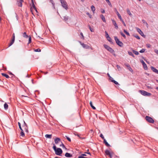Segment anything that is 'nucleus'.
Returning <instances> with one entry per match:
<instances>
[{
	"label": "nucleus",
	"mask_w": 158,
	"mask_h": 158,
	"mask_svg": "<svg viewBox=\"0 0 158 158\" xmlns=\"http://www.w3.org/2000/svg\"><path fill=\"white\" fill-rule=\"evenodd\" d=\"M127 35L130 36V34L126 30H124L123 31Z\"/></svg>",
	"instance_id": "obj_37"
},
{
	"label": "nucleus",
	"mask_w": 158,
	"mask_h": 158,
	"mask_svg": "<svg viewBox=\"0 0 158 158\" xmlns=\"http://www.w3.org/2000/svg\"><path fill=\"white\" fill-rule=\"evenodd\" d=\"M142 22H143V23H144L146 25V27L148 28V23H147L143 19V20H142Z\"/></svg>",
	"instance_id": "obj_25"
},
{
	"label": "nucleus",
	"mask_w": 158,
	"mask_h": 158,
	"mask_svg": "<svg viewBox=\"0 0 158 158\" xmlns=\"http://www.w3.org/2000/svg\"><path fill=\"white\" fill-rule=\"evenodd\" d=\"M50 2L52 3V5L53 6V8H55V3L54 2L53 0H50Z\"/></svg>",
	"instance_id": "obj_35"
},
{
	"label": "nucleus",
	"mask_w": 158,
	"mask_h": 158,
	"mask_svg": "<svg viewBox=\"0 0 158 158\" xmlns=\"http://www.w3.org/2000/svg\"><path fill=\"white\" fill-rule=\"evenodd\" d=\"M90 105L91 107L92 108V109L94 110H95L96 108L93 106L92 102L91 101H90Z\"/></svg>",
	"instance_id": "obj_26"
},
{
	"label": "nucleus",
	"mask_w": 158,
	"mask_h": 158,
	"mask_svg": "<svg viewBox=\"0 0 158 158\" xmlns=\"http://www.w3.org/2000/svg\"><path fill=\"white\" fill-rule=\"evenodd\" d=\"M19 127L20 129L21 130V131H23V130L21 127V126H20Z\"/></svg>",
	"instance_id": "obj_63"
},
{
	"label": "nucleus",
	"mask_w": 158,
	"mask_h": 158,
	"mask_svg": "<svg viewBox=\"0 0 158 158\" xmlns=\"http://www.w3.org/2000/svg\"><path fill=\"white\" fill-rule=\"evenodd\" d=\"M127 12V14L130 16H132V15L131 14L129 9L128 8H127L126 10Z\"/></svg>",
	"instance_id": "obj_20"
},
{
	"label": "nucleus",
	"mask_w": 158,
	"mask_h": 158,
	"mask_svg": "<svg viewBox=\"0 0 158 158\" xmlns=\"http://www.w3.org/2000/svg\"><path fill=\"white\" fill-rule=\"evenodd\" d=\"M146 46L148 48H150L151 47V45L150 44H147Z\"/></svg>",
	"instance_id": "obj_52"
},
{
	"label": "nucleus",
	"mask_w": 158,
	"mask_h": 158,
	"mask_svg": "<svg viewBox=\"0 0 158 158\" xmlns=\"http://www.w3.org/2000/svg\"><path fill=\"white\" fill-rule=\"evenodd\" d=\"M100 136L103 140L104 139H105L103 135L102 134H101L100 135Z\"/></svg>",
	"instance_id": "obj_51"
},
{
	"label": "nucleus",
	"mask_w": 158,
	"mask_h": 158,
	"mask_svg": "<svg viewBox=\"0 0 158 158\" xmlns=\"http://www.w3.org/2000/svg\"><path fill=\"white\" fill-rule=\"evenodd\" d=\"M32 2V6L34 9H36V7L35 6V5L34 4V3L33 1V0H31Z\"/></svg>",
	"instance_id": "obj_38"
},
{
	"label": "nucleus",
	"mask_w": 158,
	"mask_h": 158,
	"mask_svg": "<svg viewBox=\"0 0 158 158\" xmlns=\"http://www.w3.org/2000/svg\"><path fill=\"white\" fill-rule=\"evenodd\" d=\"M15 34L13 33V36H12V39L14 40H15Z\"/></svg>",
	"instance_id": "obj_60"
},
{
	"label": "nucleus",
	"mask_w": 158,
	"mask_h": 158,
	"mask_svg": "<svg viewBox=\"0 0 158 158\" xmlns=\"http://www.w3.org/2000/svg\"><path fill=\"white\" fill-rule=\"evenodd\" d=\"M145 51V49L143 48L139 51V52L141 53H142L144 52Z\"/></svg>",
	"instance_id": "obj_43"
},
{
	"label": "nucleus",
	"mask_w": 158,
	"mask_h": 158,
	"mask_svg": "<svg viewBox=\"0 0 158 158\" xmlns=\"http://www.w3.org/2000/svg\"><path fill=\"white\" fill-rule=\"evenodd\" d=\"M53 148L55 152V154L57 155L60 156L63 152L62 150L60 148H56L54 144H53Z\"/></svg>",
	"instance_id": "obj_1"
},
{
	"label": "nucleus",
	"mask_w": 158,
	"mask_h": 158,
	"mask_svg": "<svg viewBox=\"0 0 158 158\" xmlns=\"http://www.w3.org/2000/svg\"><path fill=\"white\" fill-rule=\"evenodd\" d=\"M128 69L129 70V71H130L131 72L133 73V70L131 68V67H129V68H128Z\"/></svg>",
	"instance_id": "obj_41"
},
{
	"label": "nucleus",
	"mask_w": 158,
	"mask_h": 158,
	"mask_svg": "<svg viewBox=\"0 0 158 158\" xmlns=\"http://www.w3.org/2000/svg\"><path fill=\"white\" fill-rule=\"evenodd\" d=\"M4 108L5 110H7L8 108V106L7 104L5 103L4 104Z\"/></svg>",
	"instance_id": "obj_29"
},
{
	"label": "nucleus",
	"mask_w": 158,
	"mask_h": 158,
	"mask_svg": "<svg viewBox=\"0 0 158 158\" xmlns=\"http://www.w3.org/2000/svg\"><path fill=\"white\" fill-rule=\"evenodd\" d=\"M15 40H14L13 39H12L11 41H10V43L9 44V45L8 47H10V46H11L14 43V42H15Z\"/></svg>",
	"instance_id": "obj_21"
},
{
	"label": "nucleus",
	"mask_w": 158,
	"mask_h": 158,
	"mask_svg": "<svg viewBox=\"0 0 158 158\" xmlns=\"http://www.w3.org/2000/svg\"><path fill=\"white\" fill-rule=\"evenodd\" d=\"M60 146H62L63 148H65L66 149L64 144L62 143L61 145H60Z\"/></svg>",
	"instance_id": "obj_53"
},
{
	"label": "nucleus",
	"mask_w": 158,
	"mask_h": 158,
	"mask_svg": "<svg viewBox=\"0 0 158 158\" xmlns=\"http://www.w3.org/2000/svg\"><path fill=\"white\" fill-rule=\"evenodd\" d=\"M23 123H24V124L23 125V127H25V126L27 127V126H28L27 124L25 122V121H24V120H23Z\"/></svg>",
	"instance_id": "obj_48"
},
{
	"label": "nucleus",
	"mask_w": 158,
	"mask_h": 158,
	"mask_svg": "<svg viewBox=\"0 0 158 158\" xmlns=\"http://www.w3.org/2000/svg\"><path fill=\"white\" fill-rule=\"evenodd\" d=\"M78 158H87V157H84L81 156H79Z\"/></svg>",
	"instance_id": "obj_59"
},
{
	"label": "nucleus",
	"mask_w": 158,
	"mask_h": 158,
	"mask_svg": "<svg viewBox=\"0 0 158 158\" xmlns=\"http://www.w3.org/2000/svg\"><path fill=\"white\" fill-rule=\"evenodd\" d=\"M120 34L122 36H123L124 38H125L126 37V35H125L122 32H120Z\"/></svg>",
	"instance_id": "obj_39"
},
{
	"label": "nucleus",
	"mask_w": 158,
	"mask_h": 158,
	"mask_svg": "<svg viewBox=\"0 0 158 158\" xmlns=\"http://www.w3.org/2000/svg\"><path fill=\"white\" fill-rule=\"evenodd\" d=\"M107 3H108V4L111 7H112V5L110 3V1H109V2H107Z\"/></svg>",
	"instance_id": "obj_54"
},
{
	"label": "nucleus",
	"mask_w": 158,
	"mask_h": 158,
	"mask_svg": "<svg viewBox=\"0 0 158 158\" xmlns=\"http://www.w3.org/2000/svg\"><path fill=\"white\" fill-rule=\"evenodd\" d=\"M74 134L75 135H77V136L79 137L80 138V136H79V134H77V133H74Z\"/></svg>",
	"instance_id": "obj_58"
},
{
	"label": "nucleus",
	"mask_w": 158,
	"mask_h": 158,
	"mask_svg": "<svg viewBox=\"0 0 158 158\" xmlns=\"http://www.w3.org/2000/svg\"><path fill=\"white\" fill-rule=\"evenodd\" d=\"M23 36L25 38H27L28 37V36L27 35L26 33V32H24L23 33Z\"/></svg>",
	"instance_id": "obj_24"
},
{
	"label": "nucleus",
	"mask_w": 158,
	"mask_h": 158,
	"mask_svg": "<svg viewBox=\"0 0 158 158\" xmlns=\"http://www.w3.org/2000/svg\"><path fill=\"white\" fill-rule=\"evenodd\" d=\"M69 19V16H65L64 17H63V20L65 22H66Z\"/></svg>",
	"instance_id": "obj_18"
},
{
	"label": "nucleus",
	"mask_w": 158,
	"mask_h": 158,
	"mask_svg": "<svg viewBox=\"0 0 158 158\" xmlns=\"http://www.w3.org/2000/svg\"><path fill=\"white\" fill-rule=\"evenodd\" d=\"M133 52L136 55H139V53L138 52L134 50H132Z\"/></svg>",
	"instance_id": "obj_31"
},
{
	"label": "nucleus",
	"mask_w": 158,
	"mask_h": 158,
	"mask_svg": "<svg viewBox=\"0 0 158 158\" xmlns=\"http://www.w3.org/2000/svg\"><path fill=\"white\" fill-rule=\"evenodd\" d=\"M105 153L106 155L109 156L110 158L112 157L111 153H110L109 150H106L105 151Z\"/></svg>",
	"instance_id": "obj_13"
},
{
	"label": "nucleus",
	"mask_w": 158,
	"mask_h": 158,
	"mask_svg": "<svg viewBox=\"0 0 158 158\" xmlns=\"http://www.w3.org/2000/svg\"><path fill=\"white\" fill-rule=\"evenodd\" d=\"M111 81L114 83L116 85H118V83L114 80H111Z\"/></svg>",
	"instance_id": "obj_32"
},
{
	"label": "nucleus",
	"mask_w": 158,
	"mask_h": 158,
	"mask_svg": "<svg viewBox=\"0 0 158 158\" xmlns=\"http://www.w3.org/2000/svg\"><path fill=\"white\" fill-rule=\"evenodd\" d=\"M65 156L67 157H71L72 156V154L68 152H66L65 154Z\"/></svg>",
	"instance_id": "obj_15"
},
{
	"label": "nucleus",
	"mask_w": 158,
	"mask_h": 158,
	"mask_svg": "<svg viewBox=\"0 0 158 158\" xmlns=\"http://www.w3.org/2000/svg\"><path fill=\"white\" fill-rule=\"evenodd\" d=\"M65 137H66V138L69 141V142H71V139L69 138L68 136H65Z\"/></svg>",
	"instance_id": "obj_49"
},
{
	"label": "nucleus",
	"mask_w": 158,
	"mask_h": 158,
	"mask_svg": "<svg viewBox=\"0 0 158 158\" xmlns=\"http://www.w3.org/2000/svg\"><path fill=\"white\" fill-rule=\"evenodd\" d=\"M114 40L116 44L120 47H123V44L118 39L116 36L114 37Z\"/></svg>",
	"instance_id": "obj_4"
},
{
	"label": "nucleus",
	"mask_w": 158,
	"mask_h": 158,
	"mask_svg": "<svg viewBox=\"0 0 158 158\" xmlns=\"http://www.w3.org/2000/svg\"><path fill=\"white\" fill-rule=\"evenodd\" d=\"M116 67L119 70H121V67L118 65H116Z\"/></svg>",
	"instance_id": "obj_46"
},
{
	"label": "nucleus",
	"mask_w": 158,
	"mask_h": 158,
	"mask_svg": "<svg viewBox=\"0 0 158 158\" xmlns=\"http://www.w3.org/2000/svg\"><path fill=\"white\" fill-rule=\"evenodd\" d=\"M24 127V130H25V131L26 132L28 133V126H27V127L25 126V127Z\"/></svg>",
	"instance_id": "obj_27"
},
{
	"label": "nucleus",
	"mask_w": 158,
	"mask_h": 158,
	"mask_svg": "<svg viewBox=\"0 0 158 158\" xmlns=\"http://www.w3.org/2000/svg\"><path fill=\"white\" fill-rule=\"evenodd\" d=\"M80 35H81V36H82V38H82V39H84V36H83V34L82 33V32H81V33H80Z\"/></svg>",
	"instance_id": "obj_62"
},
{
	"label": "nucleus",
	"mask_w": 158,
	"mask_h": 158,
	"mask_svg": "<svg viewBox=\"0 0 158 158\" xmlns=\"http://www.w3.org/2000/svg\"><path fill=\"white\" fill-rule=\"evenodd\" d=\"M62 6L66 10L68 9V5L66 2L64 0H60Z\"/></svg>",
	"instance_id": "obj_3"
},
{
	"label": "nucleus",
	"mask_w": 158,
	"mask_h": 158,
	"mask_svg": "<svg viewBox=\"0 0 158 158\" xmlns=\"http://www.w3.org/2000/svg\"><path fill=\"white\" fill-rule=\"evenodd\" d=\"M120 20L122 22V23H123V25L124 26H126L125 23L124 22V21L123 20V19H122Z\"/></svg>",
	"instance_id": "obj_50"
},
{
	"label": "nucleus",
	"mask_w": 158,
	"mask_h": 158,
	"mask_svg": "<svg viewBox=\"0 0 158 158\" xmlns=\"http://www.w3.org/2000/svg\"><path fill=\"white\" fill-rule=\"evenodd\" d=\"M88 26H89V29H90V31H91V32H94V30L90 26V25H89Z\"/></svg>",
	"instance_id": "obj_44"
},
{
	"label": "nucleus",
	"mask_w": 158,
	"mask_h": 158,
	"mask_svg": "<svg viewBox=\"0 0 158 158\" xmlns=\"http://www.w3.org/2000/svg\"><path fill=\"white\" fill-rule=\"evenodd\" d=\"M101 13H105V11L104 10L101 9Z\"/></svg>",
	"instance_id": "obj_55"
},
{
	"label": "nucleus",
	"mask_w": 158,
	"mask_h": 158,
	"mask_svg": "<svg viewBox=\"0 0 158 158\" xmlns=\"http://www.w3.org/2000/svg\"><path fill=\"white\" fill-rule=\"evenodd\" d=\"M91 8L92 11L94 13V12L95 10L94 6L92 5L91 6Z\"/></svg>",
	"instance_id": "obj_28"
},
{
	"label": "nucleus",
	"mask_w": 158,
	"mask_h": 158,
	"mask_svg": "<svg viewBox=\"0 0 158 158\" xmlns=\"http://www.w3.org/2000/svg\"><path fill=\"white\" fill-rule=\"evenodd\" d=\"M104 48L106 49L110 53L112 54L114 56H116V54L115 53L114 51L110 47L107 45L104 44L103 45Z\"/></svg>",
	"instance_id": "obj_2"
},
{
	"label": "nucleus",
	"mask_w": 158,
	"mask_h": 158,
	"mask_svg": "<svg viewBox=\"0 0 158 158\" xmlns=\"http://www.w3.org/2000/svg\"><path fill=\"white\" fill-rule=\"evenodd\" d=\"M20 135L22 137H23L25 135L24 133L23 132V131H21L20 132Z\"/></svg>",
	"instance_id": "obj_34"
},
{
	"label": "nucleus",
	"mask_w": 158,
	"mask_h": 158,
	"mask_svg": "<svg viewBox=\"0 0 158 158\" xmlns=\"http://www.w3.org/2000/svg\"><path fill=\"white\" fill-rule=\"evenodd\" d=\"M136 30L142 36L145 37V36L144 35L143 32L141 31V30L139 28H136Z\"/></svg>",
	"instance_id": "obj_9"
},
{
	"label": "nucleus",
	"mask_w": 158,
	"mask_h": 158,
	"mask_svg": "<svg viewBox=\"0 0 158 158\" xmlns=\"http://www.w3.org/2000/svg\"><path fill=\"white\" fill-rule=\"evenodd\" d=\"M28 37L29 38V41H28V44H30L31 42V37L30 36H28Z\"/></svg>",
	"instance_id": "obj_36"
},
{
	"label": "nucleus",
	"mask_w": 158,
	"mask_h": 158,
	"mask_svg": "<svg viewBox=\"0 0 158 158\" xmlns=\"http://www.w3.org/2000/svg\"><path fill=\"white\" fill-rule=\"evenodd\" d=\"M151 69L153 72L158 74V70L157 69L153 66H151Z\"/></svg>",
	"instance_id": "obj_12"
},
{
	"label": "nucleus",
	"mask_w": 158,
	"mask_h": 158,
	"mask_svg": "<svg viewBox=\"0 0 158 158\" xmlns=\"http://www.w3.org/2000/svg\"><path fill=\"white\" fill-rule=\"evenodd\" d=\"M128 53L131 56L133 57H135V56L133 54V53L131 52H128Z\"/></svg>",
	"instance_id": "obj_33"
},
{
	"label": "nucleus",
	"mask_w": 158,
	"mask_h": 158,
	"mask_svg": "<svg viewBox=\"0 0 158 158\" xmlns=\"http://www.w3.org/2000/svg\"><path fill=\"white\" fill-rule=\"evenodd\" d=\"M81 156L84 157V156H86V155L85 154H82Z\"/></svg>",
	"instance_id": "obj_61"
},
{
	"label": "nucleus",
	"mask_w": 158,
	"mask_h": 158,
	"mask_svg": "<svg viewBox=\"0 0 158 158\" xmlns=\"http://www.w3.org/2000/svg\"><path fill=\"white\" fill-rule=\"evenodd\" d=\"M114 10L115 12L116 13V14L118 16V18L120 19V20H121L122 19V17L119 14V12L117 10V9L116 8H115L114 9Z\"/></svg>",
	"instance_id": "obj_10"
},
{
	"label": "nucleus",
	"mask_w": 158,
	"mask_h": 158,
	"mask_svg": "<svg viewBox=\"0 0 158 158\" xmlns=\"http://www.w3.org/2000/svg\"><path fill=\"white\" fill-rule=\"evenodd\" d=\"M134 36L136 38H137L138 39H140V37L138 35H134Z\"/></svg>",
	"instance_id": "obj_42"
},
{
	"label": "nucleus",
	"mask_w": 158,
	"mask_h": 158,
	"mask_svg": "<svg viewBox=\"0 0 158 158\" xmlns=\"http://www.w3.org/2000/svg\"><path fill=\"white\" fill-rule=\"evenodd\" d=\"M107 38V40L111 43H112V39L110 37H108Z\"/></svg>",
	"instance_id": "obj_30"
},
{
	"label": "nucleus",
	"mask_w": 158,
	"mask_h": 158,
	"mask_svg": "<svg viewBox=\"0 0 158 158\" xmlns=\"http://www.w3.org/2000/svg\"><path fill=\"white\" fill-rule=\"evenodd\" d=\"M141 63L142 64L143 66V68L144 69L146 70L148 69V67L146 64L144 62L143 60H141Z\"/></svg>",
	"instance_id": "obj_11"
},
{
	"label": "nucleus",
	"mask_w": 158,
	"mask_h": 158,
	"mask_svg": "<svg viewBox=\"0 0 158 158\" xmlns=\"http://www.w3.org/2000/svg\"><path fill=\"white\" fill-rule=\"evenodd\" d=\"M105 36L106 38H107V37H110L107 31H105Z\"/></svg>",
	"instance_id": "obj_40"
},
{
	"label": "nucleus",
	"mask_w": 158,
	"mask_h": 158,
	"mask_svg": "<svg viewBox=\"0 0 158 158\" xmlns=\"http://www.w3.org/2000/svg\"><path fill=\"white\" fill-rule=\"evenodd\" d=\"M45 137L51 139L52 137V135L46 134L45 135Z\"/></svg>",
	"instance_id": "obj_22"
},
{
	"label": "nucleus",
	"mask_w": 158,
	"mask_h": 158,
	"mask_svg": "<svg viewBox=\"0 0 158 158\" xmlns=\"http://www.w3.org/2000/svg\"><path fill=\"white\" fill-rule=\"evenodd\" d=\"M85 153L89 154L90 156H91V154L89 152H85Z\"/></svg>",
	"instance_id": "obj_64"
},
{
	"label": "nucleus",
	"mask_w": 158,
	"mask_h": 158,
	"mask_svg": "<svg viewBox=\"0 0 158 158\" xmlns=\"http://www.w3.org/2000/svg\"><path fill=\"white\" fill-rule=\"evenodd\" d=\"M60 140V138H57L55 139V143L56 144H57L58 143Z\"/></svg>",
	"instance_id": "obj_17"
},
{
	"label": "nucleus",
	"mask_w": 158,
	"mask_h": 158,
	"mask_svg": "<svg viewBox=\"0 0 158 158\" xmlns=\"http://www.w3.org/2000/svg\"><path fill=\"white\" fill-rule=\"evenodd\" d=\"M154 52L156 53L157 54H158V50L157 49H155L154 50Z\"/></svg>",
	"instance_id": "obj_56"
},
{
	"label": "nucleus",
	"mask_w": 158,
	"mask_h": 158,
	"mask_svg": "<svg viewBox=\"0 0 158 158\" xmlns=\"http://www.w3.org/2000/svg\"><path fill=\"white\" fill-rule=\"evenodd\" d=\"M86 14L87 15H88L89 17L90 18H91L92 17V16L90 14H89V12H87L86 13Z\"/></svg>",
	"instance_id": "obj_45"
},
{
	"label": "nucleus",
	"mask_w": 158,
	"mask_h": 158,
	"mask_svg": "<svg viewBox=\"0 0 158 158\" xmlns=\"http://www.w3.org/2000/svg\"><path fill=\"white\" fill-rule=\"evenodd\" d=\"M103 142L107 147H110V145L108 143L105 139H104Z\"/></svg>",
	"instance_id": "obj_19"
},
{
	"label": "nucleus",
	"mask_w": 158,
	"mask_h": 158,
	"mask_svg": "<svg viewBox=\"0 0 158 158\" xmlns=\"http://www.w3.org/2000/svg\"><path fill=\"white\" fill-rule=\"evenodd\" d=\"M145 118V119L149 123H153L154 122V121L153 119L150 117L146 116Z\"/></svg>",
	"instance_id": "obj_5"
},
{
	"label": "nucleus",
	"mask_w": 158,
	"mask_h": 158,
	"mask_svg": "<svg viewBox=\"0 0 158 158\" xmlns=\"http://www.w3.org/2000/svg\"><path fill=\"white\" fill-rule=\"evenodd\" d=\"M112 21L113 23V24L114 25L115 27V28L116 29H117L118 28V26L116 23L114 19H112Z\"/></svg>",
	"instance_id": "obj_14"
},
{
	"label": "nucleus",
	"mask_w": 158,
	"mask_h": 158,
	"mask_svg": "<svg viewBox=\"0 0 158 158\" xmlns=\"http://www.w3.org/2000/svg\"><path fill=\"white\" fill-rule=\"evenodd\" d=\"M125 65L128 68H129V67H130V65L129 64H125Z\"/></svg>",
	"instance_id": "obj_57"
},
{
	"label": "nucleus",
	"mask_w": 158,
	"mask_h": 158,
	"mask_svg": "<svg viewBox=\"0 0 158 158\" xmlns=\"http://www.w3.org/2000/svg\"><path fill=\"white\" fill-rule=\"evenodd\" d=\"M34 51L35 52H40L41 50L39 48H38L35 49Z\"/></svg>",
	"instance_id": "obj_47"
},
{
	"label": "nucleus",
	"mask_w": 158,
	"mask_h": 158,
	"mask_svg": "<svg viewBox=\"0 0 158 158\" xmlns=\"http://www.w3.org/2000/svg\"><path fill=\"white\" fill-rule=\"evenodd\" d=\"M139 91L142 95L144 96H150L151 95V93L144 90H140Z\"/></svg>",
	"instance_id": "obj_6"
},
{
	"label": "nucleus",
	"mask_w": 158,
	"mask_h": 158,
	"mask_svg": "<svg viewBox=\"0 0 158 158\" xmlns=\"http://www.w3.org/2000/svg\"><path fill=\"white\" fill-rule=\"evenodd\" d=\"M17 4L18 6L22 7V2H23V0H17Z\"/></svg>",
	"instance_id": "obj_8"
},
{
	"label": "nucleus",
	"mask_w": 158,
	"mask_h": 158,
	"mask_svg": "<svg viewBox=\"0 0 158 158\" xmlns=\"http://www.w3.org/2000/svg\"><path fill=\"white\" fill-rule=\"evenodd\" d=\"M100 17L103 21L105 23L106 22V20L104 16L103 15H100Z\"/></svg>",
	"instance_id": "obj_16"
},
{
	"label": "nucleus",
	"mask_w": 158,
	"mask_h": 158,
	"mask_svg": "<svg viewBox=\"0 0 158 158\" xmlns=\"http://www.w3.org/2000/svg\"><path fill=\"white\" fill-rule=\"evenodd\" d=\"M2 76L5 77L6 78H9V76L7 74L4 73H2Z\"/></svg>",
	"instance_id": "obj_23"
},
{
	"label": "nucleus",
	"mask_w": 158,
	"mask_h": 158,
	"mask_svg": "<svg viewBox=\"0 0 158 158\" xmlns=\"http://www.w3.org/2000/svg\"><path fill=\"white\" fill-rule=\"evenodd\" d=\"M79 42L82 45L84 48L86 49H89V46L87 44H85L83 43H82L80 41H79Z\"/></svg>",
	"instance_id": "obj_7"
}]
</instances>
